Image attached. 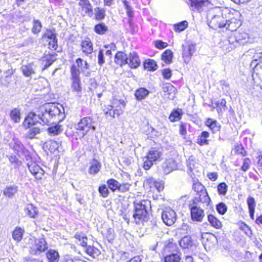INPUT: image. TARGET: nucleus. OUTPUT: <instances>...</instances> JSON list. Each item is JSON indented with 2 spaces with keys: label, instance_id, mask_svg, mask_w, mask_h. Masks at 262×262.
<instances>
[{
  "label": "nucleus",
  "instance_id": "obj_60",
  "mask_svg": "<svg viewBox=\"0 0 262 262\" xmlns=\"http://www.w3.org/2000/svg\"><path fill=\"white\" fill-rule=\"evenodd\" d=\"M251 160L247 158L244 159L243 164L241 166V170L243 171H247L250 168Z\"/></svg>",
  "mask_w": 262,
  "mask_h": 262
},
{
  "label": "nucleus",
  "instance_id": "obj_3",
  "mask_svg": "<svg viewBox=\"0 0 262 262\" xmlns=\"http://www.w3.org/2000/svg\"><path fill=\"white\" fill-rule=\"evenodd\" d=\"M143 187L154 200H157L164 188V183L161 180L149 177L144 180Z\"/></svg>",
  "mask_w": 262,
  "mask_h": 262
},
{
  "label": "nucleus",
  "instance_id": "obj_53",
  "mask_svg": "<svg viewBox=\"0 0 262 262\" xmlns=\"http://www.w3.org/2000/svg\"><path fill=\"white\" fill-rule=\"evenodd\" d=\"M216 209L221 215H224L227 211V207L223 202H220L216 205Z\"/></svg>",
  "mask_w": 262,
  "mask_h": 262
},
{
  "label": "nucleus",
  "instance_id": "obj_17",
  "mask_svg": "<svg viewBox=\"0 0 262 262\" xmlns=\"http://www.w3.org/2000/svg\"><path fill=\"white\" fill-rule=\"evenodd\" d=\"M9 145L18 155L25 153V148L18 139L14 137Z\"/></svg>",
  "mask_w": 262,
  "mask_h": 262
},
{
  "label": "nucleus",
  "instance_id": "obj_12",
  "mask_svg": "<svg viewBox=\"0 0 262 262\" xmlns=\"http://www.w3.org/2000/svg\"><path fill=\"white\" fill-rule=\"evenodd\" d=\"M211 202L210 198L208 194L207 189L195 194V196L192 200V204H205L208 205Z\"/></svg>",
  "mask_w": 262,
  "mask_h": 262
},
{
  "label": "nucleus",
  "instance_id": "obj_32",
  "mask_svg": "<svg viewBox=\"0 0 262 262\" xmlns=\"http://www.w3.org/2000/svg\"><path fill=\"white\" fill-rule=\"evenodd\" d=\"M181 259V253L179 251L176 253H170L163 257L164 262H180Z\"/></svg>",
  "mask_w": 262,
  "mask_h": 262
},
{
  "label": "nucleus",
  "instance_id": "obj_41",
  "mask_svg": "<svg viewBox=\"0 0 262 262\" xmlns=\"http://www.w3.org/2000/svg\"><path fill=\"white\" fill-rule=\"evenodd\" d=\"M233 150L236 155L243 157L247 155V151L241 143H236L234 146Z\"/></svg>",
  "mask_w": 262,
  "mask_h": 262
},
{
  "label": "nucleus",
  "instance_id": "obj_24",
  "mask_svg": "<svg viewBox=\"0 0 262 262\" xmlns=\"http://www.w3.org/2000/svg\"><path fill=\"white\" fill-rule=\"evenodd\" d=\"M205 125L207 126L213 133L220 130V125L217 121L213 119L208 118L205 121Z\"/></svg>",
  "mask_w": 262,
  "mask_h": 262
},
{
  "label": "nucleus",
  "instance_id": "obj_40",
  "mask_svg": "<svg viewBox=\"0 0 262 262\" xmlns=\"http://www.w3.org/2000/svg\"><path fill=\"white\" fill-rule=\"evenodd\" d=\"M215 105V107L219 114L222 113L227 109L225 99H222L220 101L216 102Z\"/></svg>",
  "mask_w": 262,
  "mask_h": 262
},
{
  "label": "nucleus",
  "instance_id": "obj_28",
  "mask_svg": "<svg viewBox=\"0 0 262 262\" xmlns=\"http://www.w3.org/2000/svg\"><path fill=\"white\" fill-rule=\"evenodd\" d=\"M173 53L170 49L165 50L161 56V60L166 64H170L172 62Z\"/></svg>",
  "mask_w": 262,
  "mask_h": 262
},
{
  "label": "nucleus",
  "instance_id": "obj_55",
  "mask_svg": "<svg viewBox=\"0 0 262 262\" xmlns=\"http://www.w3.org/2000/svg\"><path fill=\"white\" fill-rule=\"evenodd\" d=\"M131 186L132 184L128 182L122 183L121 184L119 183V186L118 191L121 192L128 191Z\"/></svg>",
  "mask_w": 262,
  "mask_h": 262
},
{
  "label": "nucleus",
  "instance_id": "obj_22",
  "mask_svg": "<svg viewBox=\"0 0 262 262\" xmlns=\"http://www.w3.org/2000/svg\"><path fill=\"white\" fill-rule=\"evenodd\" d=\"M210 137V134L208 131L204 130L198 136L196 143L200 146L207 145L210 143V140L208 139Z\"/></svg>",
  "mask_w": 262,
  "mask_h": 262
},
{
  "label": "nucleus",
  "instance_id": "obj_20",
  "mask_svg": "<svg viewBox=\"0 0 262 262\" xmlns=\"http://www.w3.org/2000/svg\"><path fill=\"white\" fill-rule=\"evenodd\" d=\"M184 114L181 108L173 109L168 116V119L171 122H176L180 121Z\"/></svg>",
  "mask_w": 262,
  "mask_h": 262
},
{
  "label": "nucleus",
  "instance_id": "obj_46",
  "mask_svg": "<svg viewBox=\"0 0 262 262\" xmlns=\"http://www.w3.org/2000/svg\"><path fill=\"white\" fill-rule=\"evenodd\" d=\"M217 190L220 195H225L228 191V186L225 182L220 183L217 186Z\"/></svg>",
  "mask_w": 262,
  "mask_h": 262
},
{
  "label": "nucleus",
  "instance_id": "obj_36",
  "mask_svg": "<svg viewBox=\"0 0 262 262\" xmlns=\"http://www.w3.org/2000/svg\"><path fill=\"white\" fill-rule=\"evenodd\" d=\"M20 70L23 73L24 75L26 77H31L32 74L35 73V70L33 67L32 64H28L26 65H23Z\"/></svg>",
  "mask_w": 262,
  "mask_h": 262
},
{
  "label": "nucleus",
  "instance_id": "obj_38",
  "mask_svg": "<svg viewBox=\"0 0 262 262\" xmlns=\"http://www.w3.org/2000/svg\"><path fill=\"white\" fill-rule=\"evenodd\" d=\"M188 22L187 20H183L181 22L174 24L172 25L173 30L177 33L184 31L188 27Z\"/></svg>",
  "mask_w": 262,
  "mask_h": 262
},
{
  "label": "nucleus",
  "instance_id": "obj_18",
  "mask_svg": "<svg viewBox=\"0 0 262 262\" xmlns=\"http://www.w3.org/2000/svg\"><path fill=\"white\" fill-rule=\"evenodd\" d=\"M248 38V34L243 30L236 31L232 33L229 36V41L239 42Z\"/></svg>",
  "mask_w": 262,
  "mask_h": 262
},
{
  "label": "nucleus",
  "instance_id": "obj_14",
  "mask_svg": "<svg viewBox=\"0 0 262 262\" xmlns=\"http://www.w3.org/2000/svg\"><path fill=\"white\" fill-rule=\"evenodd\" d=\"M28 167L30 172L36 178L40 180L44 174V170L36 163L31 162L28 163Z\"/></svg>",
  "mask_w": 262,
  "mask_h": 262
},
{
  "label": "nucleus",
  "instance_id": "obj_49",
  "mask_svg": "<svg viewBox=\"0 0 262 262\" xmlns=\"http://www.w3.org/2000/svg\"><path fill=\"white\" fill-rule=\"evenodd\" d=\"M23 235V231L20 228H16L13 232L12 236L15 241L19 242L21 241Z\"/></svg>",
  "mask_w": 262,
  "mask_h": 262
},
{
  "label": "nucleus",
  "instance_id": "obj_54",
  "mask_svg": "<svg viewBox=\"0 0 262 262\" xmlns=\"http://www.w3.org/2000/svg\"><path fill=\"white\" fill-rule=\"evenodd\" d=\"M179 132L180 135L186 138L187 132V124L186 123L181 122L179 125Z\"/></svg>",
  "mask_w": 262,
  "mask_h": 262
},
{
  "label": "nucleus",
  "instance_id": "obj_33",
  "mask_svg": "<svg viewBox=\"0 0 262 262\" xmlns=\"http://www.w3.org/2000/svg\"><path fill=\"white\" fill-rule=\"evenodd\" d=\"M149 92L144 88H139L135 92V96L138 101H141L148 95Z\"/></svg>",
  "mask_w": 262,
  "mask_h": 262
},
{
  "label": "nucleus",
  "instance_id": "obj_13",
  "mask_svg": "<svg viewBox=\"0 0 262 262\" xmlns=\"http://www.w3.org/2000/svg\"><path fill=\"white\" fill-rule=\"evenodd\" d=\"M194 51L195 47L191 43H186L182 45V57L185 63L189 62Z\"/></svg>",
  "mask_w": 262,
  "mask_h": 262
},
{
  "label": "nucleus",
  "instance_id": "obj_48",
  "mask_svg": "<svg viewBox=\"0 0 262 262\" xmlns=\"http://www.w3.org/2000/svg\"><path fill=\"white\" fill-rule=\"evenodd\" d=\"M71 73L72 76V80H80L79 78V69L77 67L73 64L71 67Z\"/></svg>",
  "mask_w": 262,
  "mask_h": 262
},
{
  "label": "nucleus",
  "instance_id": "obj_56",
  "mask_svg": "<svg viewBox=\"0 0 262 262\" xmlns=\"http://www.w3.org/2000/svg\"><path fill=\"white\" fill-rule=\"evenodd\" d=\"M122 3L126 9L127 15L128 17L132 18L134 16L133 11L132 10L130 6L129 5L128 2L126 0H123Z\"/></svg>",
  "mask_w": 262,
  "mask_h": 262
},
{
  "label": "nucleus",
  "instance_id": "obj_26",
  "mask_svg": "<svg viewBox=\"0 0 262 262\" xmlns=\"http://www.w3.org/2000/svg\"><path fill=\"white\" fill-rule=\"evenodd\" d=\"M144 69L149 72H154L158 68L157 62L152 59H146L143 63Z\"/></svg>",
  "mask_w": 262,
  "mask_h": 262
},
{
  "label": "nucleus",
  "instance_id": "obj_29",
  "mask_svg": "<svg viewBox=\"0 0 262 262\" xmlns=\"http://www.w3.org/2000/svg\"><path fill=\"white\" fill-rule=\"evenodd\" d=\"M80 46L82 52L85 54H91L93 52L92 43L89 38L82 41Z\"/></svg>",
  "mask_w": 262,
  "mask_h": 262
},
{
  "label": "nucleus",
  "instance_id": "obj_57",
  "mask_svg": "<svg viewBox=\"0 0 262 262\" xmlns=\"http://www.w3.org/2000/svg\"><path fill=\"white\" fill-rule=\"evenodd\" d=\"M155 47L159 50H162L168 46V43L161 40H157L154 42Z\"/></svg>",
  "mask_w": 262,
  "mask_h": 262
},
{
  "label": "nucleus",
  "instance_id": "obj_42",
  "mask_svg": "<svg viewBox=\"0 0 262 262\" xmlns=\"http://www.w3.org/2000/svg\"><path fill=\"white\" fill-rule=\"evenodd\" d=\"M31 126H30V128H29L30 129L29 130L27 133L26 136L27 138H28L29 139H33L35 138V137L39 134L40 132V129L38 127H31ZM26 129L28 128L25 127Z\"/></svg>",
  "mask_w": 262,
  "mask_h": 262
},
{
  "label": "nucleus",
  "instance_id": "obj_52",
  "mask_svg": "<svg viewBox=\"0 0 262 262\" xmlns=\"http://www.w3.org/2000/svg\"><path fill=\"white\" fill-rule=\"evenodd\" d=\"M98 171V162L94 158L89 169L90 174H96Z\"/></svg>",
  "mask_w": 262,
  "mask_h": 262
},
{
  "label": "nucleus",
  "instance_id": "obj_50",
  "mask_svg": "<svg viewBox=\"0 0 262 262\" xmlns=\"http://www.w3.org/2000/svg\"><path fill=\"white\" fill-rule=\"evenodd\" d=\"M239 229L244 231L246 234L250 235L252 234V230L251 228L244 222H240L238 223Z\"/></svg>",
  "mask_w": 262,
  "mask_h": 262
},
{
  "label": "nucleus",
  "instance_id": "obj_16",
  "mask_svg": "<svg viewBox=\"0 0 262 262\" xmlns=\"http://www.w3.org/2000/svg\"><path fill=\"white\" fill-rule=\"evenodd\" d=\"M127 64L130 69H136L140 66L141 60L137 53L135 52L129 53Z\"/></svg>",
  "mask_w": 262,
  "mask_h": 262
},
{
  "label": "nucleus",
  "instance_id": "obj_39",
  "mask_svg": "<svg viewBox=\"0 0 262 262\" xmlns=\"http://www.w3.org/2000/svg\"><path fill=\"white\" fill-rule=\"evenodd\" d=\"M192 189L195 192V194L202 192L203 191L207 189L205 186L198 179L193 180Z\"/></svg>",
  "mask_w": 262,
  "mask_h": 262
},
{
  "label": "nucleus",
  "instance_id": "obj_11",
  "mask_svg": "<svg viewBox=\"0 0 262 262\" xmlns=\"http://www.w3.org/2000/svg\"><path fill=\"white\" fill-rule=\"evenodd\" d=\"M77 130H79L82 136H84L90 129L95 130L96 127L92 124V119L90 118H83L76 125Z\"/></svg>",
  "mask_w": 262,
  "mask_h": 262
},
{
  "label": "nucleus",
  "instance_id": "obj_61",
  "mask_svg": "<svg viewBox=\"0 0 262 262\" xmlns=\"http://www.w3.org/2000/svg\"><path fill=\"white\" fill-rule=\"evenodd\" d=\"M6 73L7 75H6L5 78L4 79L2 78L1 79V84L4 85H6L9 83V81H8V80H9L10 78V76L13 74V72L12 70H8L6 72Z\"/></svg>",
  "mask_w": 262,
  "mask_h": 262
},
{
  "label": "nucleus",
  "instance_id": "obj_5",
  "mask_svg": "<svg viewBox=\"0 0 262 262\" xmlns=\"http://www.w3.org/2000/svg\"><path fill=\"white\" fill-rule=\"evenodd\" d=\"M25 239L27 241L26 246L29 249V252L32 255H40L48 249L47 243L43 237H29Z\"/></svg>",
  "mask_w": 262,
  "mask_h": 262
},
{
  "label": "nucleus",
  "instance_id": "obj_8",
  "mask_svg": "<svg viewBox=\"0 0 262 262\" xmlns=\"http://www.w3.org/2000/svg\"><path fill=\"white\" fill-rule=\"evenodd\" d=\"M161 217L164 223L170 226L176 222L177 215L175 211L171 208L165 207L162 211Z\"/></svg>",
  "mask_w": 262,
  "mask_h": 262
},
{
  "label": "nucleus",
  "instance_id": "obj_23",
  "mask_svg": "<svg viewBox=\"0 0 262 262\" xmlns=\"http://www.w3.org/2000/svg\"><path fill=\"white\" fill-rule=\"evenodd\" d=\"M18 190V187L15 184L7 186L3 190V194L8 198H12L17 193Z\"/></svg>",
  "mask_w": 262,
  "mask_h": 262
},
{
  "label": "nucleus",
  "instance_id": "obj_51",
  "mask_svg": "<svg viewBox=\"0 0 262 262\" xmlns=\"http://www.w3.org/2000/svg\"><path fill=\"white\" fill-rule=\"evenodd\" d=\"M33 26L32 29V31L34 34H37L40 32L42 28L41 22L38 19L33 20Z\"/></svg>",
  "mask_w": 262,
  "mask_h": 262
},
{
  "label": "nucleus",
  "instance_id": "obj_9",
  "mask_svg": "<svg viewBox=\"0 0 262 262\" xmlns=\"http://www.w3.org/2000/svg\"><path fill=\"white\" fill-rule=\"evenodd\" d=\"M228 22H227L225 28L233 33L236 31L237 29L241 26L242 23L239 18V15L237 12L236 14L234 15L233 13L230 10V14H228Z\"/></svg>",
  "mask_w": 262,
  "mask_h": 262
},
{
  "label": "nucleus",
  "instance_id": "obj_7",
  "mask_svg": "<svg viewBox=\"0 0 262 262\" xmlns=\"http://www.w3.org/2000/svg\"><path fill=\"white\" fill-rule=\"evenodd\" d=\"M228 14H230V10L228 8H225L221 10L210 19L208 23L209 26L214 29L225 28L228 22Z\"/></svg>",
  "mask_w": 262,
  "mask_h": 262
},
{
  "label": "nucleus",
  "instance_id": "obj_27",
  "mask_svg": "<svg viewBox=\"0 0 262 262\" xmlns=\"http://www.w3.org/2000/svg\"><path fill=\"white\" fill-rule=\"evenodd\" d=\"M247 203L250 217L252 220H254L255 209L256 207V202L254 198L252 196H249L247 199Z\"/></svg>",
  "mask_w": 262,
  "mask_h": 262
},
{
  "label": "nucleus",
  "instance_id": "obj_25",
  "mask_svg": "<svg viewBox=\"0 0 262 262\" xmlns=\"http://www.w3.org/2000/svg\"><path fill=\"white\" fill-rule=\"evenodd\" d=\"M208 221L210 225L216 229H221L223 227L222 222L214 215L210 214L207 216Z\"/></svg>",
  "mask_w": 262,
  "mask_h": 262
},
{
  "label": "nucleus",
  "instance_id": "obj_37",
  "mask_svg": "<svg viewBox=\"0 0 262 262\" xmlns=\"http://www.w3.org/2000/svg\"><path fill=\"white\" fill-rule=\"evenodd\" d=\"M179 245L183 249H188L193 245V241L191 237L185 236L179 241Z\"/></svg>",
  "mask_w": 262,
  "mask_h": 262
},
{
  "label": "nucleus",
  "instance_id": "obj_63",
  "mask_svg": "<svg viewBox=\"0 0 262 262\" xmlns=\"http://www.w3.org/2000/svg\"><path fill=\"white\" fill-rule=\"evenodd\" d=\"M163 77L165 79H169L172 76V72L169 68H165L162 71Z\"/></svg>",
  "mask_w": 262,
  "mask_h": 262
},
{
  "label": "nucleus",
  "instance_id": "obj_1",
  "mask_svg": "<svg viewBox=\"0 0 262 262\" xmlns=\"http://www.w3.org/2000/svg\"><path fill=\"white\" fill-rule=\"evenodd\" d=\"M61 114V109L53 103H47L41 106L36 112H30L23 123L24 127L30 128V125L39 124L49 125L52 119Z\"/></svg>",
  "mask_w": 262,
  "mask_h": 262
},
{
  "label": "nucleus",
  "instance_id": "obj_4",
  "mask_svg": "<svg viewBox=\"0 0 262 262\" xmlns=\"http://www.w3.org/2000/svg\"><path fill=\"white\" fill-rule=\"evenodd\" d=\"M162 156L163 149L161 147H151L143 158V168L145 170H149L155 163L162 159Z\"/></svg>",
  "mask_w": 262,
  "mask_h": 262
},
{
  "label": "nucleus",
  "instance_id": "obj_2",
  "mask_svg": "<svg viewBox=\"0 0 262 262\" xmlns=\"http://www.w3.org/2000/svg\"><path fill=\"white\" fill-rule=\"evenodd\" d=\"M133 223L136 225H143L150 219L152 211L151 201L148 199L141 200L136 199L133 202Z\"/></svg>",
  "mask_w": 262,
  "mask_h": 262
},
{
  "label": "nucleus",
  "instance_id": "obj_59",
  "mask_svg": "<svg viewBox=\"0 0 262 262\" xmlns=\"http://www.w3.org/2000/svg\"><path fill=\"white\" fill-rule=\"evenodd\" d=\"M9 160L12 164H14L15 167L20 166L21 164L20 161L18 160V158L15 155H12L8 157Z\"/></svg>",
  "mask_w": 262,
  "mask_h": 262
},
{
  "label": "nucleus",
  "instance_id": "obj_43",
  "mask_svg": "<svg viewBox=\"0 0 262 262\" xmlns=\"http://www.w3.org/2000/svg\"><path fill=\"white\" fill-rule=\"evenodd\" d=\"M165 249H167L168 252L177 251L178 249L177 244L174 241L173 239H169L167 240L166 244L165 246Z\"/></svg>",
  "mask_w": 262,
  "mask_h": 262
},
{
  "label": "nucleus",
  "instance_id": "obj_64",
  "mask_svg": "<svg viewBox=\"0 0 262 262\" xmlns=\"http://www.w3.org/2000/svg\"><path fill=\"white\" fill-rule=\"evenodd\" d=\"M99 193L104 198L108 196L109 191L107 187L105 185L99 186Z\"/></svg>",
  "mask_w": 262,
  "mask_h": 262
},
{
  "label": "nucleus",
  "instance_id": "obj_30",
  "mask_svg": "<svg viewBox=\"0 0 262 262\" xmlns=\"http://www.w3.org/2000/svg\"><path fill=\"white\" fill-rule=\"evenodd\" d=\"M62 126L59 124H54L47 128V133L51 136H55L62 133Z\"/></svg>",
  "mask_w": 262,
  "mask_h": 262
},
{
  "label": "nucleus",
  "instance_id": "obj_47",
  "mask_svg": "<svg viewBox=\"0 0 262 262\" xmlns=\"http://www.w3.org/2000/svg\"><path fill=\"white\" fill-rule=\"evenodd\" d=\"M44 61L45 64L44 66V69L48 68L51 66L53 63L56 60L55 56L53 54H49L45 57Z\"/></svg>",
  "mask_w": 262,
  "mask_h": 262
},
{
  "label": "nucleus",
  "instance_id": "obj_10",
  "mask_svg": "<svg viewBox=\"0 0 262 262\" xmlns=\"http://www.w3.org/2000/svg\"><path fill=\"white\" fill-rule=\"evenodd\" d=\"M197 205L198 204L192 203L189 204L190 216L193 221L201 222L205 216V212L204 210Z\"/></svg>",
  "mask_w": 262,
  "mask_h": 262
},
{
  "label": "nucleus",
  "instance_id": "obj_15",
  "mask_svg": "<svg viewBox=\"0 0 262 262\" xmlns=\"http://www.w3.org/2000/svg\"><path fill=\"white\" fill-rule=\"evenodd\" d=\"M164 97L169 100H173L176 97L177 90L171 84L168 83L163 88Z\"/></svg>",
  "mask_w": 262,
  "mask_h": 262
},
{
  "label": "nucleus",
  "instance_id": "obj_62",
  "mask_svg": "<svg viewBox=\"0 0 262 262\" xmlns=\"http://www.w3.org/2000/svg\"><path fill=\"white\" fill-rule=\"evenodd\" d=\"M80 80H73L72 88L73 91L80 92L81 88L80 85Z\"/></svg>",
  "mask_w": 262,
  "mask_h": 262
},
{
  "label": "nucleus",
  "instance_id": "obj_21",
  "mask_svg": "<svg viewBox=\"0 0 262 262\" xmlns=\"http://www.w3.org/2000/svg\"><path fill=\"white\" fill-rule=\"evenodd\" d=\"M128 56L122 51L117 52L115 56L114 61L116 64L122 67L127 63Z\"/></svg>",
  "mask_w": 262,
  "mask_h": 262
},
{
  "label": "nucleus",
  "instance_id": "obj_31",
  "mask_svg": "<svg viewBox=\"0 0 262 262\" xmlns=\"http://www.w3.org/2000/svg\"><path fill=\"white\" fill-rule=\"evenodd\" d=\"M24 211L26 214L33 219L36 217L38 213L37 208L32 204H27L24 208Z\"/></svg>",
  "mask_w": 262,
  "mask_h": 262
},
{
  "label": "nucleus",
  "instance_id": "obj_19",
  "mask_svg": "<svg viewBox=\"0 0 262 262\" xmlns=\"http://www.w3.org/2000/svg\"><path fill=\"white\" fill-rule=\"evenodd\" d=\"M190 6L192 10H200L203 7L208 6L211 4L210 0H189Z\"/></svg>",
  "mask_w": 262,
  "mask_h": 262
},
{
  "label": "nucleus",
  "instance_id": "obj_44",
  "mask_svg": "<svg viewBox=\"0 0 262 262\" xmlns=\"http://www.w3.org/2000/svg\"><path fill=\"white\" fill-rule=\"evenodd\" d=\"M79 5L83 9L85 10V12L89 14L92 13V7L88 0H79Z\"/></svg>",
  "mask_w": 262,
  "mask_h": 262
},
{
  "label": "nucleus",
  "instance_id": "obj_34",
  "mask_svg": "<svg viewBox=\"0 0 262 262\" xmlns=\"http://www.w3.org/2000/svg\"><path fill=\"white\" fill-rule=\"evenodd\" d=\"M46 257L49 262H58L60 256L57 251L50 249L46 253Z\"/></svg>",
  "mask_w": 262,
  "mask_h": 262
},
{
  "label": "nucleus",
  "instance_id": "obj_45",
  "mask_svg": "<svg viewBox=\"0 0 262 262\" xmlns=\"http://www.w3.org/2000/svg\"><path fill=\"white\" fill-rule=\"evenodd\" d=\"M107 184L109 188L114 192L116 190H118L119 183L114 179H110L107 181Z\"/></svg>",
  "mask_w": 262,
  "mask_h": 262
},
{
  "label": "nucleus",
  "instance_id": "obj_6",
  "mask_svg": "<svg viewBox=\"0 0 262 262\" xmlns=\"http://www.w3.org/2000/svg\"><path fill=\"white\" fill-rule=\"evenodd\" d=\"M125 105L124 100L114 98L112 105H103L101 106V109L105 115L114 118L115 115L119 116L123 114Z\"/></svg>",
  "mask_w": 262,
  "mask_h": 262
},
{
  "label": "nucleus",
  "instance_id": "obj_35",
  "mask_svg": "<svg viewBox=\"0 0 262 262\" xmlns=\"http://www.w3.org/2000/svg\"><path fill=\"white\" fill-rule=\"evenodd\" d=\"M10 117L14 123H19L21 119L20 109L18 107L13 108L10 112Z\"/></svg>",
  "mask_w": 262,
  "mask_h": 262
},
{
  "label": "nucleus",
  "instance_id": "obj_58",
  "mask_svg": "<svg viewBox=\"0 0 262 262\" xmlns=\"http://www.w3.org/2000/svg\"><path fill=\"white\" fill-rule=\"evenodd\" d=\"M253 253L248 251L245 252V254L241 255L240 259L242 260V262H247L253 260Z\"/></svg>",
  "mask_w": 262,
  "mask_h": 262
}]
</instances>
